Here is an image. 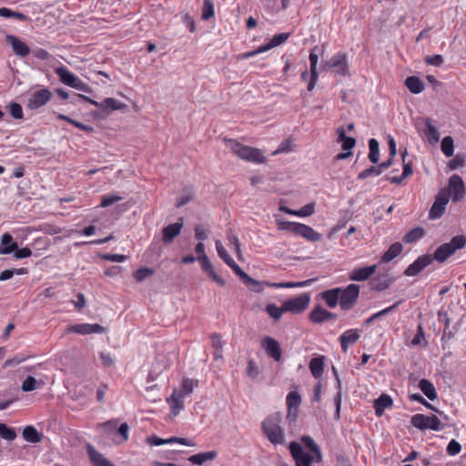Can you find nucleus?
<instances>
[{
  "label": "nucleus",
  "mask_w": 466,
  "mask_h": 466,
  "mask_svg": "<svg viewBox=\"0 0 466 466\" xmlns=\"http://www.w3.org/2000/svg\"><path fill=\"white\" fill-rule=\"evenodd\" d=\"M56 76L59 77V80L66 86L72 87L76 83L78 76L74 75L71 71L67 69V67L62 66L56 67L55 69Z\"/></svg>",
  "instance_id": "28"
},
{
  "label": "nucleus",
  "mask_w": 466,
  "mask_h": 466,
  "mask_svg": "<svg viewBox=\"0 0 466 466\" xmlns=\"http://www.w3.org/2000/svg\"><path fill=\"white\" fill-rule=\"evenodd\" d=\"M184 400L185 399L175 391L167 399V403L169 405L173 416H177L184 410Z\"/></svg>",
  "instance_id": "27"
},
{
  "label": "nucleus",
  "mask_w": 466,
  "mask_h": 466,
  "mask_svg": "<svg viewBox=\"0 0 466 466\" xmlns=\"http://www.w3.org/2000/svg\"><path fill=\"white\" fill-rule=\"evenodd\" d=\"M392 164H393V160L388 158L387 160L381 162L378 166H371V167L362 170L358 175V179L363 180L371 176H380L384 169L389 168L390 167L392 166Z\"/></svg>",
  "instance_id": "24"
},
{
  "label": "nucleus",
  "mask_w": 466,
  "mask_h": 466,
  "mask_svg": "<svg viewBox=\"0 0 466 466\" xmlns=\"http://www.w3.org/2000/svg\"><path fill=\"white\" fill-rule=\"evenodd\" d=\"M16 248L17 243L13 240V237L9 233H4L1 238L0 254H11Z\"/></svg>",
  "instance_id": "32"
},
{
  "label": "nucleus",
  "mask_w": 466,
  "mask_h": 466,
  "mask_svg": "<svg viewBox=\"0 0 466 466\" xmlns=\"http://www.w3.org/2000/svg\"><path fill=\"white\" fill-rule=\"evenodd\" d=\"M323 53V47L315 46L310 54H309V63H310V81L308 85V90L311 91L316 84L318 79V72H317V65L319 61V55Z\"/></svg>",
  "instance_id": "18"
},
{
  "label": "nucleus",
  "mask_w": 466,
  "mask_h": 466,
  "mask_svg": "<svg viewBox=\"0 0 466 466\" xmlns=\"http://www.w3.org/2000/svg\"><path fill=\"white\" fill-rule=\"evenodd\" d=\"M301 441L309 450L311 453L317 454L318 460H322V453L320 448L310 436H303L301 438Z\"/></svg>",
  "instance_id": "49"
},
{
  "label": "nucleus",
  "mask_w": 466,
  "mask_h": 466,
  "mask_svg": "<svg viewBox=\"0 0 466 466\" xmlns=\"http://www.w3.org/2000/svg\"><path fill=\"white\" fill-rule=\"evenodd\" d=\"M23 438L31 443H38L42 441L43 435L34 426H26L23 430Z\"/></svg>",
  "instance_id": "38"
},
{
  "label": "nucleus",
  "mask_w": 466,
  "mask_h": 466,
  "mask_svg": "<svg viewBox=\"0 0 466 466\" xmlns=\"http://www.w3.org/2000/svg\"><path fill=\"white\" fill-rule=\"evenodd\" d=\"M425 235V229L422 227H416L408 231L402 240L405 243H415L419 239L422 238Z\"/></svg>",
  "instance_id": "44"
},
{
  "label": "nucleus",
  "mask_w": 466,
  "mask_h": 466,
  "mask_svg": "<svg viewBox=\"0 0 466 466\" xmlns=\"http://www.w3.org/2000/svg\"><path fill=\"white\" fill-rule=\"evenodd\" d=\"M393 283V279L387 274L380 275L371 279V289L382 291L389 289Z\"/></svg>",
  "instance_id": "29"
},
{
  "label": "nucleus",
  "mask_w": 466,
  "mask_h": 466,
  "mask_svg": "<svg viewBox=\"0 0 466 466\" xmlns=\"http://www.w3.org/2000/svg\"><path fill=\"white\" fill-rule=\"evenodd\" d=\"M403 247L401 243L395 242L390 246L388 250L381 257L380 261L383 263H388L397 258L402 252Z\"/></svg>",
  "instance_id": "36"
},
{
  "label": "nucleus",
  "mask_w": 466,
  "mask_h": 466,
  "mask_svg": "<svg viewBox=\"0 0 466 466\" xmlns=\"http://www.w3.org/2000/svg\"><path fill=\"white\" fill-rule=\"evenodd\" d=\"M216 249L218 251V254L219 258L228 264L229 261H231L233 258L229 256L224 246L219 240H216L215 242Z\"/></svg>",
  "instance_id": "60"
},
{
  "label": "nucleus",
  "mask_w": 466,
  "mask_h": 466,
  "mask_svg": "<svg viewBox=\"0 0 466 466\" xmlns=\"http://www.w3.org/2000/svg\"><path fill=\"white\" fill-rule=\"evenodd\" d=\"M401 303V300L400 301H397L395 302L393 305L390 306V307H387L383 309H381L380 311H378L374 314H372L370 317H369L368 319H366L364 320V325L365 326H370L371 325L376 319L383 317V316H386L393 311L396 310V309L399 307V305Z\"/></svg>",
  "instance_id": "39"
},
{
  "label": "nucleus",
  "mask_w": 466,
  "mask_h": 466,
  "mask_svg": "<svg viewBox=\"0 0 466 466\" xmlns=\"http://www.w3.org/2000/svg\"><path fill=\"white\" fill-rule=\"evenodd\" d=\"M193 196L194 194L190 188L184 189L179 198L176 201V207L181 208L187 205L193 199Z\"/></svg>",
  "instance_id": "54"
},
{
  "label": "nucleus",
  "mask_w": 466,
  "mask_h": 466,
  "mask_svg": "<svg viewBox=\"0 0 466 466\" xmlns=\"http://www.w3.org/2000/svg\"><path fill=\"white\" fill-rule=\"evenodd\" d=\"M236 275H238L241 280L247 285V286H256L254 287V290L258 291L260 283L256 281L254 279L249 277L238 265L236 266L235 268L232 269Z\"/></svg>",
  "instance_id": "46"
},
{
  "label": "nucleus",
  "mask_w": 466,
  "mask_h": 466,
  "mask_svg": "<svg viewBox=\"0 0 466 466\" xmlns=\"http://www.w3.org/2000/svg\"><path fill=\"white\" fill-rule=\"evenodd\" d=\"M466 244V237L463 235L456 236L451 238L448 243H443L439 246L432 257L433 260L440 263L444 262L448 258L456 252V250L462 248Z\"/></svg>",
  "instance_id": "3"
},
{
  "label": "nucleus",
  "mask_w": 466,
  "mask_h": 466,
  "mask_svg": "<svg viewBox=\"0 0 466 466\" xmlns=\"http://www.w3.org/2000/svg\"><path fill=\"white\" fill-rule=\"evenodd\" d=\"M419 388L431 400H434L438 396L434 385L427 379H421L420 380Z\"/></svg>",
  "instance_id": "40"
},
{
  "label": "nucleus",
  "mask_w": 466,
  "mask_h": 466,
  "mask_svg": "<svg viewBox=\"0 0 466 466\" xmlns=\"http://www.w3.org/2000/svg\"><path fill=\"white\" fill-rule=\"evenodd\" d=\"M314 211H315V204L309 203V204L305 205L304 207H302L299 209H297V210L293 209V216L309 217V216L312 215L314 213Z\"/></svg>",
  "instance_id": "58"
},
{
  "label": "nucleus",
  "mask_w": 466,
  "mask_h": 466,
  "mask_svg": "<svg viewBox=\"0 0 466 466\" xmlns=\"http://www.w3.org/2000/svg\"><path fill=\"white\" fill-rule=\"evenodd\" d=\"M8 110H9L10 115L15 119H23V117H24L23 108L19 103H16V102L10 103L8 105Z\"/></svg>",
  "instance_id": "56"
},
{
  "label": "nucleus",
  "mask_w": 466,
  "mask_h": 466,
  "mask_svg": "<svg viewBox=\"0 0 466 466\" xmlns=\"http://www.w3.org/2000/svg\"><path fill=\"white\" fill-rule=\"evenodd\" d=\"M289 33H280L275 35L267 44L259 46L256 50L246 53L244 55L245 58L253 57L256 55L264 53L268 51L269 49L279 46V45L286 42V40L289 37Z\"/></svg>",
  "instance_id": "11"
},
{
  "label": "nucleus",
  "mask_w": 466,
  "mask_h": 466,
  "mask_svg": "<svg viewBox=\"0 0 466 466\" xmlns=\"http://www.w3.org/2000/svg\"><path fill=\"white\" fill-rule=\"evenodd\" d=\"M453 202H458L464 198L465 187L462 178L458 175H453L449 179V191Z\"/></svg>",
  "instance_id": "12"
},
{
  "label": "nucleus",
  "mask_w": 466,
  "mask_h": 466,
  "mask_svg": "<svg viewBox=\"0 0 466 466\" xmlns=\"http://www.w3.org/2000/svg\"><path fill=\"white\" fill-rule=\"evenodd\" d=\"M44 385L43 381H38L33 376H27L25 380L22 382L21 390L24 392H30L35 389H39Z\"/></svg>",
  "instance_id": "48"
},
{
  "label": "nucleus",
  "mask_w": 466,
  "mask_h": 466,
  "mask_svg": "<svg viewBox=\"0 0 466 466\" xmlns=\"http://www.w3.org/2000/svg\"><path fill=\"white\" fill-rule=\"evenodd\" d=\"M122 199L123 198L117 194L105 195L102 197L100 206L102 208H106Z\"/></svg>",
  "instance_id": "59"
},
{
  "label": "nucleus",
  "mask_w": 466,
  "mask_h": 466,
  "mask_svg": "<svg viewBox=\"0 0 466 466\" xmlns=\"http://www.w3.org/2000/svg\"><path fill=\"white\" fill-rule=\"evenodd\" d=\"M412 426L419 430L431 429L432 431H440L441 429V420L437 416H426L424 414H415L410 420Z\"/></svg>",
  "instance_id": "6"
},
{
  "label": "nucleus",
  "mask_w": 466,
  "mask_h": 466,
  "mask_svg": "<svg viewBox=\"0 0 466 466\" xmlns=\"http://www.w3.org/2000/svg\"><path fill=\"white\" fill-rule=\"evenodd\" d=\"M392 399L387 394H381L378 399L374 400V409L377 416H381L384 413L385 409L392 406Z\"/></svg>",
  "instance_id": "33"
},
{
  "label": "nucleus",
  "mask_w": 466,
  "mask_h": 466,
  "mask_svg": "<svg viewBox=\"0 0 466 466\" xmlns=\"http://www.w3.org/2000/svg\"><path fill=\"white\" fill-rule=\"evenodd\" d=\"M441 148L442 153L446 157H451L454 152V144L452 137L450 136L443 137V139L441 140Z\"/></svg>",
  "instance_id": "52"
},
{
  "label": "nucleus",
  "mask_w": 466,
  "mask_h": 466,
  "mask_svg": "<svg viewBox=\"0 0 466 466\" xmlns=\"http://www.w3.org/2000/svg\"><path fill=\"white\" fill-rule=\"evenodd\" d=\"M369 159L371 163L377 164L380 159V145L379 142L375 138H370L369 140Z\"/></svg>",
  "instance_id": "50"
},
{
  "label": "nucleus",
  "mask_w": 466,
  "mask_h": 466,
  "mask_svg": "<svg viewBox=\"0 0 466 466\" xmlns=\"http://www.w3.org/2000/svg\"><path fill=\"white\" fill-rule=\"evenodd\" d=\"M218 456V452L215 451H209L206 452H200L192 455L188 458V461L194 465H202L208 461H212Z\"/></svg>",
  "instance_id": "37"
},
{
  "label": "nucleus",
  "mask_w": 466,
  "mask_h": 466,
  "mask_svg": "<svg viewBox=\"0 0 466 466\" xmlns=\"http://www.w3.org/2000/svg\"><path fill=\"white\" fill-rule=\"evenodd\" d=\"M77 97L82 100L86 101L104 111L110 112L114 110H120L126 107V105L116 98L113 97H106L102 102H97L88 96H86L84 95H77Z\"/></svg>",
  "instance_id": "9"
},
{
  "label": "nucleus",
  "mask_w": 466,
  "mask_h": 466,
  "mask_svg": "<svg viewBox=\"0 0 466 466\" xmlns=\"http://www.w3.org/2000/svg\"><path fill=\"white\" fill-rule=\"evenodd\" d=\"M0 437L8 441H12L16 438V432L15 429L0 422Z\"/></svg>",
  "instance_id": "53"
},
{
  "label": "nucleus",
  "mask_w": 466,
  "mask_h": 466,
  "mask_svg": "<svg viewBox=\"0 0 466 466\" xmlns=\"http://www.w3.org/2000/svg\"><path fill=\"white\" fill-rule=\"evenodd\" d=\"M282 213L291 214V208L288 207L283 200L279 201V212L274 215L276 223L281 230H290L291 222L284 220Z\"/></svg>",
  "instance_id": "25"
},
{
  "label": "nucleus",
  "mask_w": 466,
  "mask_h": 466,
  "mask_svg": "<svg viewBox=\"0 0 466 466\" xmlns=\"http://www.w3.org/2000/svg\"><path fill=\"white\" fill-rule=\"evenodd\" d=\"M433 258L431 255H422L408 266V268L404 270V275L408 277H415L419 275L426 267L431 264Z\"/></svg>",
  "instance_id": "16"
},
{
  "label": "nucleus",
  "mask_w": 466,
  "mask_h": 466,
  "mask_svg": "<svg viewBox=\"0 0 466 466\" xmlns=\"http://www.w3.org/2000/svg\"><path fill=\"white\" fill-rule=\"evenodd\" d=\"M293 235L299 236L309 242L320 240L321 235L311 227L293 221Z\"/></svg>",
  "instance_id": "15"
},
{
  "label": "nucleus",
  "mask_w": 466,
  "mask_h": 466,
  "mask_svg": "<svg viewBox=\"0 0 466 466\" xmlns=\"http://www.w3.org/2000/svg\"><path fill=\"white\" fill-rule=\"evenodd\" d=\"M340 291H341L340 288L328 289L321 293V298L329 308L333 309L339 302Z\"/></svg>",
  "instance_id": "31"
},
{
  "label": "nucleus",
  "mask_w": 466,
  "mask_h": 466,
  "mask_svg": "<svg viewBox=\"0 0 466 466\" xmlns=\"http://www.w3.org/2000/svg\"><path fill=\"white\" fill-rule=\"evenodd\" d=\"M377 269V265H370L363 268L352 269L349 274V279L352 281H364L369 279Z\"/></svg>",
  "instance_id": "21"
},
{
  "label": "nucleus",
  "mask_w": 466,
  "mask_h": 466,
  "mask_svg": "<svg viewBox=\"0 0 466 466\" xmlns=\"http://www.w3.org/2000/svg\"><path fill=\"white\" fill-rule=\"evenodd\" d=\"M0 16L5 18H15L18 21H25L27 16L20 12L13 11L7 7H0Z\"/></svg>",
  "instance_id": "51"
},
{
  "label": "nucleus",
  "mask_w": 466,
  "mask_h": 466,
  "mask_svg": "<svg viewBox=\"0 0 466 466\" xmlns=\"http://www.w3.org/2000/svg\"><path fill=\"white\" fill-rule=\"evenodd\" d=\"M198 381L193 379L185 378L182 380L181 387L179 390L175 389L173 391L178 392L182 398H186L190 395L194 389L198 387Z\"/></svg>",
  "instance_id": "34"
},
{
  "label": "nucleus",
  "mask_w": 466,
  "mask_h": 466,
  "mask_svg": "<svg viewBox=\"0 0 466 466\" xmlns=\"http://www.w3.org/2000/svg\"><path fill=\"white\" fill-rule=\"evenodd\" d=\"M183 223L182 222H176L173 224H170L167 227H165L162 229L163 234V241L166 244L171 243L176 237H177L182 229Z\"/></svg>",
  "instance_id": "26"
},
{
  "label": "nucleus",
  "mask_w": 466,
  "mask_h": 466,
  "mask_svg": "<svg viewBox=\"0 0 466 466\" xmlns=\"http://www.w3.org/2000/svg\"><path fill=\"white\" fill-rule=\"evenodd\" d=\"M360 332L361 330L360 329H350L339 336V341L343 352H347L350 344H354L359 340Z\"/></svg>",
  "instance_id": "23"
},
{
  "label": "nucleus",
  "mask_w": 466,
  "mask_h": 466,
  "mask_svg": "<svg viewBox=\"0 0 466 466\" xmlns=\"http://www.w3.org/2000/svg\"><path fill=\"white\" fill-rule=\"evenodd\" d=\"M309 318L311 322L320 324L329 319H336L337 315L323 309L321 306H316L310 312Z\"/></svg>",
  "instance_id": "22"
},
{
  "label": "nucleus",
  "mask_w": 466,
  "mask_h": 466,
  "mask_svg": "<svg viewBox=\"0 0 466 466\" xmlns=\"http://www.w3.org/2000/svg\"><path fill=\"white\" fill-rule=\"evenodd\" d=\"M339 136L338 140L342 142L341 147L343 150L350 151L356 145V139L351 137H347L345 130L342 127L337 129Z\"/></svg>",
  "instance_id": "42"
},
{
  "label": "nucleus",
  "mask_w": 466,
  "mask_h": 466,
  "mask_svg": "<svg viewBox=\"0 0 466 466\" xmlns=\"http://www.w3.org/2000/svg\"><path fill=\"white\" fill-rule=\"evenodd\" d=\"M261 347L266 354L275 361L281 360L282 350L279 343L275 339L266 336L261 340Z\"/></svg>",
  "instance_id": "14"
},
{
  "label": "nucleus",
  "mask_w": 466,
  "mask_h": 466,
  "mask_svg": "<svg viewBox=\"0 0 466 466\" xmlns=\"http://www.w3.org/2000/svg\"><path fill=\"white\" fill-rule=\"evenodd\" d=\"M154 274V270L150 268H140L134 273V278L137 282H142Z\"/></svg>",
  "instance_id": "57"
},
{
  "label": "nucleus",
  "mask_w": 466,
  "mask_h": 466,
  "mask_svg": "<svg viewBox=\"0 0 466 466\" xmlns=\"http://www.w3.org/2000/svg\"><path fill=\"white\" fill-rule=\"evenodd\" d=\"M86 452L93 466H116L91 444H87Z\"/></svg>",
  "instance_id": "20"
},
{
  "label": "nucleus",
  "mask_w": 466,
  "mask_h": 466,
  "mask_svg": "<svg viewBox=\"0 0 466 466\" xmlns=\"http://www.w3.org/2000/svg\"><path fill=\"white\" fill-rule=\"evenodd\" d=\"M323 67L331 69L339 76H347L349 74L347 54L341 52L336 53L329 60L324 62Z\"/></svg>",
  "instance_id": "5"
},
{
  "label": "nucleus",
  "mask_w": 466,
  "mask_h": 466,
  "mask_svg": "<svg viewBox=\"0 0 466 466\" xmlns=\"http://www.w3.org/2000/svg\"><path fill=\"white\" fill-rule=\"evenodd\" d=\"M360 295V286L350 284L345 289H341L339 294V307L342 310L348 311L356 304Z\"/></svg>",
  "instance_id": "4"
},
{
  "label": "nucleus",
  "mask_w": 466,
  "mask_h": 466,
  "mask_svg": "<svg viewBox=\"0 0 466 466\" xmlns=\"http://www.w3.org/2000/svg\"><path fill=\"white\" fill-rule=\"evenodd\" d=\"M309 293H303L298 297H293V313L304 311L309 307Z\"/></svg>",
  "instance_id": "35"
},
{
  "label": "nucleus",
  "mask_w": 466,
  "mask_h": 466,
  "mask_svg": "<svg viewBox=\"0 0 466 466\" xmlns=\"http://www.w3.org/2000/svg\"><path fill=\"white\" fill-rule=\"evenodd\" d=\"M282 416L279 412L268 415L262 422L261 429L268 440L274 445L282 444L285 435L280 423Z\"/></svg>",
  "instance_id": "1"
},
{
  "label": "nucleus",
  "mask_w": 466,
  "mask_h": 466,
  "mask_svg": "<svg viewBox=\"0 0 466 466\" xmlns=\"http://www.w3.org/2000/svg\"><path fill=\"white\" fill-rule=\"evenodd\" d=\"M293 461L296 466H311L314 462H321L322 460L317 459V454L304 451L302 446L293 441Z\"/></svg>",
  "instance_id": "7"
},
{
  "label": "nucleus",
  "mask_w": 466,
  "mask_h": 466,
  "mask_svg": "<svg viewBox=\"0 0 466 466\" xmlns=\"http://www.w3.org/2000/svg\"><path fill=\"white\" fill-rule=\"evenodd\" d=\"M77 97L82 100L86 101L104 111L110 112L114 110H120L126 107V105L116 98L113 97H106L102 102H97L88 96H86L84 95H77Z\"/></svg>",
  "instance_id": "8"
},
{
  "label": "nucleus",
  "mask_w": 466,
  "mask_h": 466,
  "mask_svg": "<svg viewBox=\"0 0 466 466\" xmlns=\"http://www.w3.org/2000/svg\"><path fill=\"white\" fill-rule=\"evenodd\" d=\"M426 129L424 134L431 143H437L440 140V133L438 129L431 124V120L429 117L425 118Z\"/></svg>",
  "instance_id": "45"
},
{
  "label": "nucleus",
  "mask_w": 466,
  "mask_h": 466,
  "mask_svg": "<svg viewBox=\"0 0 466 466\" xmlns=\"http://www.w3.org/2000/svg\"><path fill=\"white\" fill-rule=\"evenodd\" d=\"M291 310V299L286 300L282 308L278 307L276 304L270 303L266 306L267 313L274 319H279L282 316L283 311Z\"/></svg>",
  "instance_id": "30"
},
{
  "label": "nucleus",
  "mask_w": 466,
  "mask_h": 466,
  "mask_svg": "<svg viewBox=\"0 0 466 466\" xmlns=\"http://www.w3.org/2000/svg\"><path fill=\"white\" fill-rule=\"evenodd\" d=\"M410 399L411 400H415V401H418V402L421 403L426 408H428V409H430L431 410H434L435 412H438L439 414H441V411H439L433 405H431L427 400H425V399L420 394H419V393H414V394L410 395Z\"/></svg>",
  "instance_id": "63"
},
{
  "label": "nucleus",
  "mask_w": 466,
  "mask_h": 466,
  "mask_svg": "<svg viewBox=\"0 0 466 466\" xmlns=\"http://www.w3.org/2000/svg\"><path fill=\"white\" fill-rule=\"evenodd\" d=\"M6 42L11 46L13 52L18 56L25 57L30 54L29 46L18 36L7 35Z\"/></svg>",
  "instance_id": "19"
},
{
  "label": "nucleus",
  "mask_w": 466,
  "mask_h": 466,
  "mask_svg": "<svg viewBox=\"0 0 466 466\" xmlns=\"http://www.w3.org/2000/svg\"><path fill=\"white\" fill-rule=\"evenodd\" d=\"M309 370L314 378H320L324 370V357L313 358L309 362Z\"/></svg>",
  "instance_id": "43"
},
{
  "label": "nucleus",
  "mask_w": 466,
  "mask_h": 466,
  "mask_svg": "<svg viewBox=\"0 0 466 466\" xmlns=\"http://www.w3.org/2000/svg\"><path fill=\"white\" fill-rule=\"evenodd\" d=\"M52 96V93L46 89L42 88L32 94L28 99L27 106L31 110L38 109L46 105Z\"/></svg>",
  "instance_id": "13"
},
{
  "label": "nucleus",
  "mask_w": 466,
  "mask_h": 466,
  "mask_svg": "<svg viewBox=\"0 0 466 466\" xmlns=\"http://www.w3.org/2000/svg\"><path fill=\"white\" fill-rule=\"evenodd\" d=\"M236 275H238L241 280L247 285V286H256L254 287V290L258 291L260 283L256 281L254 279L249 277L238 265L236 266L235 268L232 269Z\"/></svg>",
  "instance_id": "47"
},
{
  "label": "nucleus",
  "mask_w": 466,
  "mask_h": 466,
  "mask_svg": "<svg viewBox=\"0 0 466 466\" xmlns=\"http://www.w3.org/2000/svg\"><path fill=\"white\" fill-rule=\"evenodd\" d=\"M228 239L230 245L234 247V251L239 257L241 255L240 241L238 238L233 234L232 230L228 232Z\"/></svg>",
  "instance_id": "61"
},
{
  "label": "nucleus",
  "mask_w": 466,
  "mask_h": 466,
  "mask_svg": "<svg viewBox=\"0 0 466 466\" xmlns=\"http://www.w3.org/2000/svg\"><path fill=\"white\" fill-rule=\"evenodd\" d=\"M227 146L233 154L246 161L255 164H261L266 161L263 152L258 148L245 146L234 139L227 140Z\"/></svg>",
  "instance_id": "2"
},
{
  "label": "nucleus",
  "mask_w": 466,
  "mask_h": 466,
  "mask_svg": "<svg viewBox=\"0 0 466 466\" xmlns=\"http://www.w3.org/2000/svg\"><path fill=\"white\" fill-rule=\"evenodd\" d=\"M215 15L214 4L211 0H204L203 3V10H202V19L209 20Z\"/></svg>",
  "instance_id": "55"
},
{
  "label": "nucleus",
  "mask_w": 466,
  "mask_h": 466,
  "mask_svg": "<svg viewBox=\"0 0 466 466\" xmlns=\"http://www.w3.org/2000/svg\"><path fill=\"white\" fill-rule=\"evenodd\" d=\"M447 453L449 455H456L461 451V445L455 440H451L447 446Z\"/></svg>",
  "instance_id": "64"
},
{
  "label": "nucleus",
  "mask_w": 466,
  "mask_h": 466,
  "mask_svg": "<svg viewBox=\"0 0 466 466\" xmlns=\"http://www.w3.org/2000/svg\"><path fill=\"white\" fill-rule=\"evenodd\" d=\"M106 331V329L96 323H77L70 326L67 329V332L80 334V335H88V334H102Z\"/></svg>",
  "instance_id": "17"
},
{
  "label": "nucleus",
  "mask_w": 466,
  "mask_h": 466,
  "mask_svg": "<svg viewBox=\"0 0 466 466\" xmlns=\"http://www.w3.org/2000/svg\"><path fill=\"white\" fill-rule=\"evenodd\" d=\"M406 156H407V150L405 149L403 152H401V158L403 163V171L402 176L406 178L409 176L412 175L413 168H412V163L410 161L406 162Z\"/></svg>",
  "instance_id": "62"
},
{
  "label": "nucleus",
  "mask_w": 466,
  "mask_h": 466,
  "mask_svg": "<svg viewBox=\"0 0 466 466\" xmlns=\"http://www.w3.org/2000/svg\"><path fill=\"white\" fill-rule=\"evenodd\" d=\"M448 202L449 195L447 190L443 188L437 194L435 201L430 209L429 218L431 219L440 218L444 214Z\"/></svg>",
  "instance_id": "10"
},
{
  "label": "nucleus",
  "mask_w": 466,
  "mask_h": 466,
  "mask_svg": "<svg viewBox=\"0 0 466 466\" xmlns=\"http://www.w3.org/2000/svg\"><path fill=\"white\" fill-rule=\"evenodd\" d=\"M405 86L412 94H420L424 90V84L418 76H409L405 79Z\"/></svg>",
  "instance_id": "41"
}]
</instances>
